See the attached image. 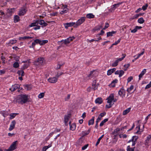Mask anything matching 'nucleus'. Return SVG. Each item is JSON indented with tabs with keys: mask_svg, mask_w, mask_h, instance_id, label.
Instances as JSON below:
<instances>
[{
	"mask_svg": "<svg viewBox=\"0 0 151 151\" xmlns=\"http://www.w3.org/2000/svg\"><path fill=\"white\" fill-rule=\"evenodd\" d=\"M29 96L25 94H21L18 95L14 101L19 104H23L27 103L28 101Z\"/></svg>",
	"mask_w": 151,
	"mask_h": 151,
	"instance_id": "obj_1",
	"label": "nucleus"
},
{
	"mask_svg": "<svg viewBox=\"0 0 151 151\" xmlns=\"http://www.w3.org/2000/svg\"><path fill=\"white\" fill-rule=\"evenodd\" d=\"M114 99V94H111L109 96L107 99V102L109 103L108 105H106V108H110L111 106L112 105L111 103L112 101Z\"/></svg>",
	"mask_w": 151,
	"mask_h": 151,
	"instance_id": "obj_2",
	"label": "nucleus"
},
{
	"mask_svg": "<svg viewBox=\"0 0 151 151\" xmlns=\"http://www.w3.org/2000/svg\"><path fill=\"white\" fill-rule=\"evenodd\" d=\"M44 60V58H43L40 57L38 58L34 62V64L36 65H42Z\"/></svg>",
	"mask_w": 151,
	"mask_h": 151,
	"instance_id": "obj_3",
	"label": "nucleus"
},
{
	"mask_svg": "<svg viewBox=\"0 0 151 151\" xmlns=\"http://www.w3.org/2000/svg\"><path fill=\"white\" fill-rule=\"evenodd\" d=\"M86 19L85 17H81L80 19H79L76 23L75 25L74 26V27H77L78 26L80 25Z\"/></svg>",
	"mask_w": 151,
	"mask_h": 151,
	"instance_id": "obj_4",
	"label": "nucleus"
},
{
	"mask_svg": "<svg viewBox=\"0 0 151 151\" xmlns=\"http://www.w3.org/2000/svg\"><path fill=\"white\" fill-rule=\"evenodd\" d=\"M138 137L136 136H133L131 140H129L128 141L129 143H130L131 142H132V146H134L136 143L137 140L138 139Z\"/></svg>",
	"mask_w": 151,
	"mask_h": 151,
	"instance_id": "obj_5",
	"label": "nucleus"
},
{
	"mask_svg": "<svg viewBox=\"0 0 151 151\" xmlns=\"http://www.w3.org/2000/svg\"><path fill=\"white\" fill-rule=\"evenodd\" d=\"M74 39L75 37L73 36L70 37L66 39L62 40L61 42H63L65 44H66L70 43L71 41H72Z\"/></svg>",
	"mask_w": 151,
	"mask_h": 151,
	"instance_id": "obj_6",
	"label": "nucleus"
},
{
	"mask_svg": "<svg viewBox=\"0 0 151 151\" xmlns=\"http://www.w3.org/2000/svg\"><path fill=\"white\" fill-rule=\"evenodd\" d=\"M37 21L38 24L42 26V27H46L47 25V24L45 22L44 20L42 19L40 20H37Z\"/></svg>",
	"mask_w": 151,
	"mask_h": 151,
	"instance_id": "obj_7",
	"label": "nucleus"
},
{
	"mask_svg": "<svg viewBox=\"0 0 151 151\" xmlns=\"http://www.w3.org/2000/svg\"><path fill=\"white\" fill-rule=\"evenodd\" d=\"M26 11L27 10L25 8H22L20 10L18 14L21 16H23L26 13Z\"/></svg>",
	"mask_w": 151,
	"mask_h": 151,
	"instance_id": "obj_8",
	"label": "nucleus"
},
{
	"mask_svg": "<svg viewBox=\"0 0 151 151\" xmlns=\"http://www.w3.org/2000/svg\"><path fill=\"white\" fill-rule=\"evenodd\" d=\"M16 124V122L15 120H14L12 121L11 123V124L10 125V127L9 129V131H12L15 128Z\"/></svg>",
	"mask_w": 151,
	"mask_h": 151,
	"instance_id": "obj_9",
	"label": "nucleus"
},
{
	"mask_svg": "<svg viewBox=\"0 0 151 151\" xmlns=\"http://www.w3.org/2000/svg\"><path fill=\"white\" fill-rule=\"evenodd\" d=\"M115 72V75H119V77L122 76L124 73V71L122 70H117Z\"/></svg>",
	"mask_w": 151,
	"mask_h": 151,
	"instance_id": "obj_10",
	"label": "nucleus"
},
{
	"mask_svg": "<svg viewBox=\"0 0 151 151\" xmlns=\"http://www.w3.org/2000/svg\"><path fill=\"white\" fill-rule=\"evenodd\" d=\"M76 24L75 22H70V23H66L64 24V26L66 29H68V27H70L73 26V25H75Z\"/></svg>",
	"mask_w": 151,
	"mask_h": 151,
	"instance_id": "obj_11",
	"label": "nucleus"
},
{
	"mask_svg": "<svg viewBox=\"0 0 151 151\" xmlns=\"http://www.w3.org/2000/svg\"><path fill=\"white\" fill-rule=\"evenodd\" d=\"M119 94L122 97H124L125 94V90L123 88H121L119 91Z\"/></svg>",
	"mask_w": 151,
	"mask_h": 151,
	"instance_id": "obj_12",
	"label": "nucleus"
},
{
	"mask_svg": "<svg viewBox=\"0 0 151 151\" xmlns=\"http://www.w3.org/2000/svg\"><path fill=\"white\" fill-rule=\"evenodd\" d=\"M57 78L55 77L53 78H50L48 79V81L52 83H54L56 82L57 81Z\"/></svg>",
	"mask_w": 151,
	"mask_h": 151,
	"instance_id": "obj_13",
	"label": "nucleus"
},
{
	"mask_svg": "<svg viewBox=\"0 0 151 151\" xmlns=\"http://www.w3.org/2000/svg\"><path fill=\"white\" fill-rule=\"evenodd\" d=\"M17 141H16L13 142L12 144L10 147L9 148L11 149V150L12 151L14 150L17 148L16 143L17 142Z\"/></svg>",
	"mask_w": 151,
	"mask_h": 151,
	"instance_id": "obj_14",
	"label": "nucleus"
},
{
	"mask_svg": "<svg viewBox=\"0 0 151 151\" xmlns=\"http://www.w3.org/2000/svg\"><path fill=\"white\" fill-rule=\"evenodd\" d=\"M20 88V86H12L10 88L9 90L11 91H14L17 89H19Z\"/></svg>",
	"mask_w": 151,
	"mask_h": 151,
	"instance_id": "obj_15",
	"label": "nucleus"
},
{
	"mask_svg": "<svg viewBox=\"0 0 151 151\" xmlns=\"http://www.w3.org/2000/svg\"><path fill=\"white\" fill-rule=\"evenodd\" d=\"M70 115L68 114L67 115H65L64 117V121L65 125H67V123L70 118Z\"/></svg>",
	"mask_w": 151,
	"mask_h": 151,
	"instance_id": "obj_16",
	"label": "nucleus"
},
{
	"mask_svg": "<svg viewBox=\"0 0 151 151\" xmlns=\"http://www.w3.org/2000/svg\"><path fill=\"white\" fill-rule=\"evenodd\" d=\"M151 139V134L149 135L147 137L145 141V145H148V144L150 141Z\"/></svg>",
	"mask_w": 151,
	"mask_h": 151,
	"instance_id": "obj_17",
	"label": "nucleus"
},
{
	"mask_svg": "<svg viewBox=\"0 0 151 151\" xmlns=\"http://www.w3.org/2000/svg\"><path fill=\"white\" fill-rule=\"evenodd\" d=\"M116 70V68H114L108 70L107 71V75H111L112 73L115 71Z\"/></svg>",
	"mask_w": 151,
	"mask_h": 151,
	"instance_id": "obj_18",
	"label": "nucleus"
},
{
	"mask_svg": "<svg viewBox=\"0 0 151 151\" xmlns=\"http://www.w3.org/2000/svg\"><path fill=\"white\" fill-rule=\"evenodd\" d=\"M14 9H9L7 10V13L10 15H11L14 12Z\"/></svg>",
	"mask_w": 151,
	"mask_h": 151,
	"instance_id": "obj_19",
	"label": "nucleus"
},
{
	"mask_svg": "<svg viewBox=\"0 0 151 151\" xmlns=\"http://www.w3.org/2000/svg\"><path fill=\"white\" fill-rule=\"evenodd\" d=\"M103 102L102 99L100 97L97 98L95 101V102L96 104H101Z\"/></svg>",
	"mask_w": 151,
	"mask_h": 151,
	"instance_id": "obj_20",
	"label": "nucleus"
},
{
	"mask_svg": "<svg viewBox=\"0 0 151 151\" xmlns=\"http://www.w3.org/2000/svg\"><path fill=\"white\" fill-rule=\"evenodd\" d=\"M0 114L2 115L4 117H5L6 116L9 115V113L7 111H0Z\"/></svg>",
	"mask_w": 151,
	"mask_h": 151,
	"instance_id": "obj_21",
	"label": "nucleus"
},
{
	"mask_svg": "<svg viewBox=\"0 0 151 151\" xmlns=\"http://www.w3.org/2000/svg\"><path fill=\"white\" fill-rule=\"evenodd\" d=\"M136 129L137 130V131L136 132V134H140L141 132L142 131V130L141 131L140 130V126L139 125L136 128Z\"/></svg>",
	"mask_w": 151,
	"mask_h": 151,
	"instance_id": "obj_22",
	"label": "nucleus"
},
{
	"mask_svg": "<svg viewBox=\"0 0 151 151\" xmlns=\"http://www.w3.org/2000/svg\"><path fill=\"white\" fill-rule=\"evenodd\" d=\"M71 123L70 122H69V124L70 125V129L72 130H74L76 127V125L75 123L72 124L71 125H70Z\"/></svg>",
	"mask_w": 151,
	"mask_h": 151,
	"instance_id": "obj_23",
	"label": "nucleus"
},
{
	"mask_svg": "<svg viewBox=\"0 0 151 151\" xmlns=\"http://www.w3.org/2000/svg\"><path fill=\"white\" fill-rule=\"evenodd\" d=\"M146 72V70L145 69H144L142 71L140 74L139 75V79L140 80V78L142 77V76Z\"/></svg>",
	"mask_w": 151,
	"mask_h": 151,
	"instance_id": "obj_24",
	"label": "nucleus"
},
{
	"mask_svg": "<svg viewBox=\"0 0 151 151\" xmlns=\"http://www.w3.org/2000/svg\"><path fill=\"white\" fill-rule=\"evenodd\" d=\"M116 31H112L111 32H109L107 33V37H109V36H113V34L116 33Z\"/></svg>",
	"mask_w": 151,
	"mask_h": 151,
	"instance_id": "obj_25",
	"label": "nucleus"
},
{
	"mask_svg": "<svg viewBox=\"0 0 151 151\" xmlns=\"http://www.w3.org/2000/svg\"><path fill=\"white\" fill-rule=\"evenodd\" d=\"M14 20L15 23L19 22L20 21L19 17L18 15H15L14 17Z\"/></svg>",
	"mask_w": 151,
	"mask_h": 151,
	"instance_id": "obj_26",
	"label": "nucleus"
},
{
	"mask_svg": "<svg viewBox=\"0 0 151 151\" xmlns=\"http://www.w3.org/2000/svg\"><path fill=\"white\" fill-rule=\"evenodd\" d=\"M38 21L37 20H36L35 22L32 23L30 25H29V27H32L36 26L38 25Z\"/></svg>",
	"mask_w": 151,
	"mask_h": 151,
	"instance_id": "obj_27",
	"label": "nucleus"
},
{
	"mask_svg": "<svg viewBox=\"0 0 151 151\" xmlns=\"http://www.w3.org/2000/svg\"><path fill=\"white\" fill-rule=\"evenodd\" d=\"M130 109L131 108H129L124 110L123 112V115H125L127 114L130 111Z\"/></svg>",
	"mask_w": 151,
	"mask_h": 151,
	"instance_id": "obj_28",
	"label": "nucleus"
},
{
	"mask_svg": "<svg viewBox=\"0 0 151 151\" xmlns=\"http://www.w3.org/2000/svg\"><path fill=\"white\" fill-rule=\"evenodd\" d=\"M32 37H30L28 36H24L23 37H21L19 38V40H26L27 39H32Z\"/></svg>",
	"mask_w": 151,
	"mask_h": 151,
	"instance_id": "obj_29",
	"label": "nucleus"
},
{
	"mask_svg": "<svg viewBox=\"0 0 151 151\" xmlns=\"http://www.w3.org/2000/svg\"><path fill=\"white\" fill-rule=\"evenodd\" d=\"M86 17L88 19L93 18L94 17V15L91 13L88 14H87Z\"/></svg>",
	"mask_w": 151,
	"mask_h": 151,
	"instance_id": "obj_30",
	"label": "nucleus"
},
{
	"mask_svg": "<svg viewBox=\"0 0 151 151\" xmlns=\"http://www.w3.org/2000/svg\"><path fill=\"white\" fill-rule=\"evenodd\" d=\"M94 117H93L92 119L90 120L88 122V124L89 125H92L93 124L94 122Z\"/></svg>",
	"mask_w": 151,
	"mask_h": 151,
	"instance_id": "obj_31",
	"label": "nucleus"
},
{
	"mask_svg": "<svg viewBox=\"0 0 151 151\" xmlns=\"http://www.w3.org/2000/svg\"><path fill=\"white\" fill-rule=\"evenodd\" d=\"M17 73L19 76L21 75L22 76H24V72L22 70H18L17 72Z\"/></svg>",
	"mask_w": 151,
	"mask_h": 151,
	"instance_id": "obj_32",
	"label": "nucleus"
},
{
	"mask_svg": "<svg viewBox=\"0 0 151 151\" xmlns=\"http://www.w3.org/2000/svg\"><path fill=\"white\" fill-rule=\"evenodd\" d=\"M68 11V8L63 9V10L60 12V14H64L65 13L67 12Z\"/></svg>",
	"mask_w": 151,
	"mask_h": 151,
	"instance_id": "obj_33",
	"label": "nucleus"
},
{
	"mask_svg": "<svg viewBox=\"0 0 151 151\" xmlns=\"http://www.w3.org/2000/svg\"><path fill=\"white\" fill-rule=\"evenodd\" d=\"M70 94H68L64 98L65 101H68L70 99Z\"/></svg>",
	"mask_w": 151,
	"mask_h": 151,
	"instance_id": "obj_34",
	"label": "nucleus"
},
{
	"mask_svg": "<svg viewBox=\"0 0 151 151\" xmlns=\"http://www.w3.org/2000/svg\"><path fill=\"white\" fill-rule=\"evenodd\" d=\"M102 27V26H98L95 27L93 30L95 31L99 30Z\"/></svg>",
	"mask_w": 151,
	"mask_h": 151,
	"instance_id": "obj_35",
	"label": "nucleus"
},
{
	"mask_svg": "<svg viewBox=\"0 0 151 151\" xmlns=\"http://www.w3.org/2000/svg\"><path fill=\"white\" fill-rule=\"evenodd\" d=\"M108 120V119H104L101 122L100 124V127H102V126H103L104 125V123H105L106 122H107Z\"/></svg>",
	"mask_w": 151,
	"mask_h": 151,
	"instance_id": "obj_36",
	"label": "nucleus"
},
{
	"mask_svg": "<svg viewBox=\"0 0 151 151\" xmlns=\"http://www.w3.org/2000/svg\"><path fill=\"white\" fill-rule=\"evenodd\" d=\"M24 86V88L27 90H30L32 88V86Z\"/></svg>",
	"mask_w": 151,
	"mask_h": 151,
	"instance_id": "obj_37",
	"label": "nucleus"
},
{
	"mask_svg": "<svg viewBox=\"0 0 151 151\" xmlns=\"http://www.w3.org/2000/svg\"><path fill=\"white\" fill-rule=\"evenodd\" d=\"M94 71L93 70L92 71H91L90 72V73L89 74H88L87 76V78L88 79H90L91 78H92L93 77V76L92 74L93 72Z\"/></svg>",
	"mask_w": 151,
	"mask_h": 151,
	"instance_id": "obj_38",
	"label": "nucleus"
},
{
	"mask_svg": "<svg viewBox=\"0 0 151 151\" xmlns=\"http://www.w3.org/2000/svg\"><path fill=\"white\" fill-rule=\"evenodd\" d=\"M48 42V40H41V42H40V45H43L46 43Z\"/></svg>",
	"mask_w": 151,
	"mask_h": 151,
	"instance_id": "obj_39",
	"label": "nucleus"
},
{
	"mask_svg": "<svg viewBox=\"0 0 151 151\" xmlns=\"http://www.w3.org/2000/svg\"><path fill=\"white\" fill-rule=\"evenodd\" d=\"M51 147V145H49L47 146H45L43 147L42 149V151H46V150L49 148V147Z\"/></svg>",
	"mask_w": 151,
	"mask_h": 151,
	"instance_id": "obj_40",
	"label": "nucleus"
},
{
	"mask_svg": "<svg viewBox=\"0 0 151 151\" xmlns=\"http://www.w3.org/2000/svg\"><path fill=\"white\" fill-rule=\"evenodd\" d=\"M145 20L142 17H141L138 19V22L140 24H142L144 22Z\"/></svg>",
	"mask_w": 151,
	"mask_h": 151,
	"instance_id": "obj_41",
	"label": "nucleus"
},
{
	"mask_svg": "<svg viewBox=\"0 0 151 151\" xmlns=\"http://www.w3.org/2000/svg\"><path fill=\"white\" fill-rule=\"evenodd\" d=\"M135 147L131 148L130 147V146H128L127 147V151H134Z\"/></svg>",
	"mask_w": 151,
	"mask_h": 151,
	"instance_id": "obj_42",
	"label": "nucleus"
},
{
	"mask_svg": "<svg viewBox=\"0 0 151 151\" xmlns=\"http://www.w3.org/2000/svg\"><path fill=\"white\" fill-rule=\"evenodd\" d=\"M18 114L16 113H11L9 115L10 116V119H12L16 116Z\"/></svg>",
	"mask_w": 151,
	"mask_h": 151,
	"instance_id": "obj_43",
	"label": "nucleus"
},
{
	"mask_svg": "<svg viewBox=\"0 0 151 151\" xmlns=\"http://www.w3.org/2000/svg\"><path fill=\"white\" fill-rule=\"evenodd\" d=\"M122 4V3L119 2V3L117 4H115L113 5L112 6V8L113 9H116V8L118 7L119 6V5L120 4Z\"/></svg>",
	"mask_w": 151,
	"mask_h": 151,
	"instance_id": "obj_44",
	"label": "nucleus"
},
{
	"mask_svg": "<svg viewBox=\"0 0 151 151\" xmlns=\"http://www.w3.org/2000/svg\"><path fill=\"white\" fill-rule=\"evenodd\" d=\"M104 134L102 135L98 139L97 141L96 142V146H97V145H99V142H100V141L102 139V138L104 137Z\"/></svg>",
	"mask_w": 151,
	"mask_h": 151,
	"instance_id": "obj_45",
	"label": "nucleus"
},
{
	"mask_svg": "<svg viewBox=\"0 0 151 151\" xmlns=\"http://www.w3.org/2000/svg\"><path fill=\"white\" fill-rule=\"evenodd\" d=\"M19 66V64L18 62H16L14 63L13 64V66L14 68H17Z\"/></svg>",
	"mask_w": 151,
	"mask_h": 151,
	"instance_id": "obj_46",
	"label": "nucleus"
},
{
	"mask_svg": "<svg viewBox=\"0 0 151 151\" xmlns=\"http://www.w3.org/2000/svg\"><path fill=\"white\" fill-rule=\"evenodd\" d=\"M45 96L44 93H41L39 94L38 96V98L39 99H42Z\"/></svg>",
	"mask_w": 151,
	"mask_h": 151,
	"instance_id": "obj_47",
	"label": "nucleus"
},
{
	"mask_svg": "<svg viewBox=\"0 0 151 151\" xmlns=\"http://www.w3.org/2000/svg\"><path fill=\"white\" fill-rule=\"evenodd\" d=\"M133 88L134 87L133 86H131L129 88L127 89V91L129 93L132 92V90L133 89Z\"/></svg>",
	"mask_w": 151,
	"mask_h": 151,
	"instance_id": "obj_48",
	"label": "nucleus"
},
{
	"mask_svg": "<svg viewBox=\"0 0 151 151\" xmlns=\"http://www.w3.org/2000/svg\"><path fill=\"white\" fill-rule=\"evenodd\" d=\"M118 62L116 60L112 64L111 66L112 67H116L118 65Z\"/></svg>",
	"mask_w": 151,
	"mask_h": 151,
	"instance_id": "obj_49",
	"label": "nucleus"
},
{
	"mask_svg": "<svg viewBox=\"0 0 151 151\" xmlns=\"http://www.w3.org/2000/svg\"><path fill=\"white\" fill-rule=\"evenodd\" d=\"M120 131V129L119 128H117L115 129L113 132V134H116L118 132Z\"/></svg>",
	"mask_w": 151,
	"mask_h": 151,
	"instance_id": "obj_50",
	"label": "nucleus"
},
{
	"mask_svg": "<svg viewBox=\"0 0 151 151\" xmlns=\"http://www.w3.org/2000/svg\"><path fill=\"white\" fill-rule=\"evenodd\" d=\"M63 73L62 72H58L56 75L55 77L58 79V78L61 75L63 74Z\"/></svg>",
	"mask_w": 151,
	"mask_h": 151,
	"instance_id": "obj_51",
	"label": "nucleus"
},
{
	"mask_svg": "<svg viewBox=\"0 0 151 151\" xmlns=\"http://www.w3.org/2000/svg\"><path fill=\"white\" fill-rule=\"evenodd\" d=\"M148 6V4H147L145 5H143L142 6V9L143 10L145 11L147 9V7Z\"/></svg>",
	"mask_w": 151,
	"mask_h": 151,
	"instance_id": "obj_52",
	"label": "nucleus"
},
{
	"mask_svg": "<svg viewBox=\"0 0 151 151\" xmlns=\"http://www.w3.org/2000/svg\"><path fill=\"white\" fill-rule=\"evenodd\" d=\"M17 40H11L9 42V43L11 44H14L16 43Z\"/></svg>",
	"mask_w": 151,
	"mask_h": 151,
	"instance_id": "obj_53",
	"label": "nucleus"
},
{
	"mask_svg": "<svg viewBox=\"0 0 151 151\" xmlns=\"http://www.w3.org/2000/svg\"><path fill=\"white\" fill-rule=\"evenodd\" d=\"M35 42L36 44H39L40 45V42H41V40L38 39H37L35 40Z\"/></svg>",
	"mask_w": 151,
	"mask_h": 151,
	"instance_id": "obj_54",
	"label": "nucleus"
},
{
	"mask_svg": "<svg viewBox=\"0 0 151 151\" xmlns=\"http://www.w3.org/2000/svg\"><path fill=\"white\" fill-rule=\"evenodd\" d=\"M118 82V80L117 79H115L114 80H113L112 81L111 83L109 85H111L113 84H115L117 83Z\"/></svg>",
	"mask_w": 151,
	"mask_h": 151,
	"instance_id": "obj_55",
	"label": "nucleus"
},
{
	"mask_svg": "<svg viewBox=\"0 0 151 151\" xmlns=\"http://www.w3.org/2000/svg\"><path fill=\"white\" fill-rule=\"evenodd\" d=\"M90 130H88L86 132H82L83 136L88 134L90 132Z\"/></svg>",
	"mask_w": 151,
	"mask_h": 151,
	"instance_id": "obj_56",
	"label": "nucleus"
},
{
	"mask_svg": "<svg viewBox=\"0 0 151 151\" xmlns=\"http://www.w3.org/2000/svg\"><path fill=\"white\" fill-rule=\"evenodd\" d=\"M121 40V39H119L117 41H116L113 44V45H116L118 44L119 43Z\"/></svg>",
	"mask_w": 151,
	"mask_h": 151,
	"instance_id": "obj_57",
	"label": "nucleus"
},
{
	"mask_svg": "<svg viewBox=\"0 0 151 151\" xmlns=\"http://www.w3.org/2000/svg\"><path fill=\"white\" fill-rule=\"evenodd\" d=\"M133 79V77L132 76L129 77L127 79V82H130Z\"/></svg>",
	"mask_w": 151,
	"mask_h": 151,
	"instance_id": "obj_58",
	"label": "nucleus"
},
{
	"mask_svg": "<svg viewBox=\"0 0 151 151\" xmlns=\"http://www.w3.org/2000/svg\"><path fill=\"white\" fill-rule=\"evenodd\" d=\"M125 56H126L125 55H124L122 58H119V59H117L116 60H117L118 62L119 63V61H121L122 60L124 59V58H125Z\"/></svg>",
	"mask_w": 151,
	"mask_h": 151,
	"instance_id": "obj_59",
	"label": "nucleus"
},
{
	"mask_svg": "<svg viewBox=\"0 0 151 151\" xmlns=\"http://www.w3.org/2000/svg\"><path fill=\"white\" fill-rule=\"evenodd\" d=\"M14 59L17 62H18L19 61V57L18 56H16L14 58Z\"/></svg>",
	"mask_w": 151,
	"mask_h": 151,
	"instance_id": "obj_60",
	"label": "nucleus"
},
{
	"mask_svg": "<svg viewBox=\"0 0 151 151\" xmlns=\"http://www.w3.org/2000/svg\"><path fill=\"white\" fill-rule=\"evenodd\" d=\"M148 83V82L147 80H144L142 82V84H147Z\"/></svg>",
	"mask_w": 151,
	"mask_h": 151,
	"instance_id": "obj_61",
	"label": "nucleus"
},
{
	"mask_svg": "<svg viewBox=\"0 0 151 151\" xmlns=\"http://www.w3.org/2000/svg\"><path fill=\"white\" fill-rule=\"evenodd\" d=\"M144 51L142 52L141 53H140V54H138L137 57L136 58H135V60H137V59L139 58L140 57V56L141 55H143L144 53Z\"/></svg>",
	"mask_w": 151,
	"mask_h": 151,
	"instance_id": "obj_62",
	"label": "nucleus"
},
{
	"mask_svg": "<svg viewBox=\"0 0 151 151\" xmlns=\"http://www.w3.org/2000/svg\"><path fill=\"white\" fill-rule=\"evenodd\" d=\"M88 144L85 145H84V146H83V147H82V150H85L87 148V147H88Z\"/></svg>",
	"mask_w": 151,
	"mask_h": 151,
	"instance_id": "obj_63",
	"label": "nucleus"
},
{
	"mask_svg": "<svg viewBox=\"0 0 151 151\" xmlns=\"http://www.w3.org/2000/svg\"><path fill=\"white\" fill-rule=\"evenodd\" d=\"M137 29L136 27H135V28L134 29H133L132 30H131V32L132 33H135L136 32H137Z\"/></svg>",
	"mask_w": 151,
	"mask_h": 151,
	"instance_id": "obj_64",
	"label": "nucleus"
}]
</instances>
